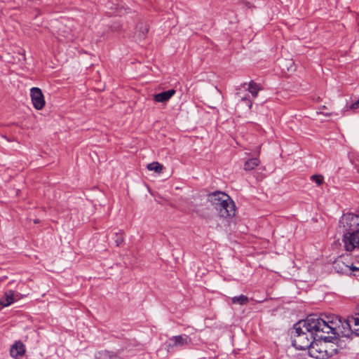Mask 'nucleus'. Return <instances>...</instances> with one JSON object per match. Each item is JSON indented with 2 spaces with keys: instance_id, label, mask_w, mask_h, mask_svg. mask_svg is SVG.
<instances>
[{
  "instance_id": "f257e3e1",
  "label": "nucleus",
  "mask_w": 359,
  "mask_h": 359,
  "mask_svg": "<svg viewBox=\"0 0 359 359\" xmlns=\"http://www.w3.org/2000/svg\"><path fill=\"white\" fill-rule=\"evenodd\" d=\"M314 323L311 316L306 319L296 323L291 331L292 345L299 350H309L314 339L319 340L322 338L317 332Z\"/></svg>"
},
{
  "instance_id": "f03ea898",
  "label": "nucleus",
  "mask_w": 359,
  "mask_h": 359,
  "mask_svg": "<svg viewBox=\"0 0 359 359\" xmlns=\"http://www.w3.org/2000/svg\"><path fill=\"white\" fill-rule=\"evenodd\" d=\"M339 227L343 233L342 241L346 251L359 249V216L344 214L339 221Z\"/></svg>"
},
{
  "instance_id": "7ed1b4c3",
  "label": "nucleus",
  "mask_w": 359,
  "mask_h": 359,
  "mask_svg": "<svg viewBox=\"0 0 359 359\" xmlns=\"http://www.w3.org/2000/svg\"><path fill=\"white\" fill-rule=\"evenodd\" d=\"M317 332L320 335H325V334L332 333L333 336L339 335V330L341 320L337 316H327L325 318L318 316L317 314L310 315Z\"/></svg>"
},
{
  "instance_id": "20e7f679",
  "label": "nucleus",
  "mask_w": 359,
  "mask_h": 359,
  "mask_svg": "<svg viewBox=\"0 0 359 359\" xmlns=\"http://www.w3.org/2000/svg\"><path fill=\"white\" fill-rule=\"evenodd\" d=\"M216 210L221 217L228 218L235 216L236 208L234 201L228 195L226 200L222 203Z\"/></svg>"
},
{
  "instance_id": "39448f33",
  "label": "nucleus",
  "mask_w": 359,
  "mask_h": 359,
  "mask_svg": "<svg viewBox=\"0 0 359 359\" xmlns=\"http://www.w3.org/2000/svg\"><path fill=\"white\" fill-rule=\"evenodd\" d=\"M313 344L311 346L309 353V355L312 358L316 359H326L327 353H326V344L325 341L323 339H319L313 341Z\"/></svg>"
},
{
  "instance_id": "423d86ee",
  "label": "nucleus",
  "mask_w": 359,
  "mask_h": 359,
  "mask_svg": "<svg viewBox=\"0 0 359 359\" xmlns=\"http://www.w3.org/2000/svg\"><path fill=\"white\" fill-rule=\"evenodd\" d=\"M30 96L34 107L40 110L45 105V100L41 90L37 87H33L30 90Z\"/></svg>"
},
{
  "instance_id": "0eeeda50",
  "label": "nucleus",
  "mask_w": 359,
  "mask_h": 359,
  "mask_svg": "<svg viewBox=\"0 0 359 359\" xmlns=\"http://www.w3.org/2000/svg\"><path fill=\"white\" fill-rule=\"evenodd\" d=\"M191 339H189V336L187 335H177L173 336L170 337L167 341H166V347L168 348V351H170V350L175 346H183L185 345H188L190 342Z\"/></svg>"
},
{
  "instance_id": "6e6552de",
  "label": "nucleus",
  "mask_w": 359,
  "mask_h": 359,
  "mask_svg": "<svg viewBox=\"0 0 359 359\" xmlns=\"http://www.w3.org/2000/svg\"><path fill=\"white\" fill-rule=\"evenodd\" d=\"M346 325L348 327L347 332H343L342 334L349 337L351 334L359 336V317L348 316L346 320Z\"/></svg>"
},
{
  "instance_id": "1a4fd4ad",
  "label": "nucleus",
  "mask_w": 359,
  "mask_h": 359,
  "mask_svg": "<svg viewBox=\"0 0 359 359\" xmlns=\"http://www.w3.org/2000/svg\"><path fill=\"white\" fill-rule=\"evenodd\" d=\"M228 194L223 191H216L208 194L207 196V200L209 201L216 209L218 208L222 203L225 201L227 198Z\"/></svg>"
},
{
  "instance_id": "9d476101",
  "label": "nucleus",
  "mask_w": 359,
  "mask_h": 359,
  "mask_svg": "<svg viewBox=\"0 0 359 359\" xmlns=\"http://www.w3.org/2000/svg\"><path fill=\"white\" fill-rule=\"evenodd\" d=\"M26 348L21 341H15L10 348V353L12 358L20 359L25 354Z\"/></svg>"
},
{
  "instance_id": "9b49d317",
  "label": "nucleus",
  "mask_w": 359,
  "mask_h": 359,
  "mask_svg": "<svg viewBox=\"0 0 359 359\" xmlns=\"http://www.w3.org/2000/svg\"><path fill=\"white\" fill-rule=\"evenodd\" d=\"M20 294H15L13 290H8L6 291L4 296L0 298V304L3 307L8 306L13 304L16 299H20Z\"/></svg>"
},
{
  "instance_id": "f8f14e48",
  "label": "nucleus",
  "mask_w": 359,
  "mask_h": 359,
  "mask_svg": "<svg viewBox=\"0 0 359 359\" xmlns=\"http://www.w3.org/2000/svg\"><path fill=\"white\" fill-rule=\"evenodd\" d=\"M332 338V336L322 335V338L320 339L325 340V351L327 358L337 355V348L335 346L334 340L331 339Z\"/></svg>"
},
{
  "instance_id": "ddd939ff",
  "label": "nucleus",
  "mask_w": 359,
  "mask_h": 359,
  "mask_svg": "<svg viewBox=\"0 0 359 359\" xmlns=\"http://www.w3.org/2000/svg\"><path fill=\"white\" fill-rule=\"evenodd\" d=\"M175 93L176 91L174 89L161 92L154 95V100L157 102H165L168 101Z\"/></svg>"
},
{
  "instance_id": "4468645a",
  "label": "nucleus",
  "mask_w": 359,
  "mask_h": 359,
  "mask_svg": "<svg viewBox=\"0 0 359 359\" xmlns=\"http://www.w3.org/2000/svg\"><path fill=\"white\" fill-rule=\"evenodd\" d=\"M95 356L96 359H123L116 353L107 350L97 352Z\"/></svg>"
},
{
  "instance_id": "2eb2a0df",
  "label": "nucleus",
  "mask_w": 359,
  "mask_h": 359,
  "mask_svg": "<svg viewBox=\"0 0 359 359\" xmlns=\"http://www.w3.org/2000/svg\"><path fill=\"white\" fill-rule=\"evenodd\" d=\"M136 29H137L136 34H137V37L140 39H144L148 31H149L148 25L146 23L140 22L137 24Z\"/></svg>"
},
{
  "instance_id": "dca6fc26",
  "label": "nucleus",
  "mask_w": 359,
  "mask_h": 359,
  "mask_svg": "<svg viewBox=\"0 0 359 359\" xmlns=\"http://www.w3.org/2000/svg\"><path fill=\"white\" fill-rule=\"evenodd\" d=\"M341 335V334L339 333V335L337 334V335L332 336V338L331 339L332 340H334L335 346L337 348V354L339 353L341 350L346 348V343L345 340L341 339L340 338Z\"/></svg>"
},
{
  "instance_id": "f3484780",
  "label": "nucleus",
  "mask_w": 359,
  "mask_h": 359,
  "mask_svg": "<svg viewBox=\"0 0 359 359\" xmlns=\"http://www.w3.org/2000/svg\"><path fill=\"white\" fill-rule=\"evenodd\" d=\"M262 89L260 86L254 81H250L248 84V90L251 93L253 97H257L259 91Z\"/></svg>"
},
{
  "instance_id": "a211bd4d",
  "label": "nucleus",
  "mask_w": 359,
  "mask_h": 359,
  "mask_svg": "<svg viewBox=\"0 0 359 359\" xmlns=\"http://www.w3.org/2000/svg\"><path fill=\"white\" fill-rule=\"evenodd\" d=\"M260 163V161L257 158H252L245 161L244 164V170L247 171L252 170L257 167Z\"/></svg>"
},
{
  "instance_id": "6ab92c4d",
  "label": "nucleus",
  "mask_w": 359,
  "mask_h": 359,
  "mask_svg": "<svg viewBox=\"0 0 359 359\" xmlns=\"http://www.w3.org/2000/svg\"><path fill=\"white\" fill-rule=\"evenodd\" d=\"M231 302L233 304L245 305L248 303L249 299L247 296L244 294H241L240 296L233 297L231 299Z\"/></svg>"
},
{
  "instance_id": "aec40b11",
  "label": "nucleus",
  "mask_w": 359,
  "mask_h": 359,
  "mask_svg": "<svg viewBox=\"0 0 359 359\" xmlns=\"http://www.w3.org/2000/svg\"><path fill=\"white\" fill-rule=\"evenodd\" d=\"M163 166L158 162H153L147 165V169L153 170L156 173H161L163 170Z\"/></svg>"
},
{
  "instance_id": "412c9836",
  "label": "nucleus",
  "mask_w": 359,
  "mask_h": 359,
  "mask_svg": "<svg viewBox=\"0 0 359 359\" xmlns=\"http://www.w3.org/2000/svg\"><path fill=\"white\" fill-rule=\"evenodd\" d=\"M114 241H115V243H116L117 246L121 245L123 243V241H124V238H123V232L119 231V232L115 233H114Z\"/></svg>"
},
{
  "instance_id": "4be33fe9",
  "label": "nucleus",
  "mask_w": 359,
  "mask_h": 359,
  "mask_svg": "<svg viewBox=\"0 0 359 359\" xmlns=\"http://www.w3.org/2000/svg\"><path fill=\"white\" fill-rule=\"evenodd\" d=\"M324 177L321 175H313L311 176V180L316 183L317 185L320 186L323 182Z\"/></svg>"
},
{
  "instance_id": "5701e85b",
  "label": "nucleus",
  "mask_w": 359,
  "mask_h": 359,
  "mask_svg": "<svg viewBox=\"0 0 359 359\" xmlns=\"http://www.w3.org/2000/svg\"><path fill=\"white\" fill-rule=\"evenodd\" d=\"M341 264L346 268H348L352 271H359V268L357 266V265H355L353 263H352L351 265H345L343 262Z\"/></svg>"
},
{
  "instance_id": "b1692460",
  "label": "nucleus",
  "mask_w": 359,
  "mask_h": 359,
  "mask_svg": "<svg viewBox=\"0 0 359 359\" xmlns=\"http://www.w3.org/2000/svg\"><path fill=\"white\" fill-rule=\"evenodd\" d=\"M346 319H345L344 320V322H341L339 323L341 324V325L342 326L344 330H341L339 332V333L341 334L342 337H345L344 335L342 334L343 332H347L348 329V327L346 325Z\"/></svg>"
},
{
  "instance_id": "393cba45",
  "label": "nucleus",
  "mask_w": 359,
  "mask_h": 359,
  "mask_svg": "<svg viewBox=\"0 0 359 359\" xmlns=\"http://www.w3.org/2000/svg\"><path fill=\"white\" fill-rule=\"evenodd\" d=\"M358 108H359V101L358 100L352 103V104L351 105V109H356Z\"/></svg>"
},
{
  "instance_id": "a878e982",
  "label": "nucleus",
  "mask_w": 359,
  "mask_h": 359,
  "mask_svg": "<svg viewBox=\"0 0 359 359\" xmlns=\"http://www.w3.org/2000/svg\"><path fill=\"white\" fill-rule=\"evenodd\" d=\"M340 264H341V263H340L339 261H336V262H334V267L335 268V269H337V271H338V272H339V269H341V270H343V268H340V266H340Z\"/></svg>"
},
{
  "instance_id": "bb28decb",
  "label": "nucleus",
  "mask_w": 359,
  "mask_h": 359,
  "mask_svg": "<svg viewBox=\"0 0 359 359\" xmlns=\"http://www.w3.org/2000/svg\"><path fill=\"white\" fill-rule=\"evenodd\" d=\"M355 317H359V307L356 309V311L355 313Z\"/></svg>"
},
{
  "instance_id": "cd10ccee",
  "label": "nucleus",
  "mask_w": 359,
  "mask_h": 359,
  "mask_svg": "<svg viewBox=\"0 0 359 359\" xmlns=\"http://www.w3.org/2000/svg\"><path fill=\"white\" fill-rule=\"evenodd\" d=\"M356 264H357V266L359 268V260L357 261Z\"/></svg>"
},
{
  "instance_id": "c85d7f7f",
  "label": "nucleus",
  "mask_w": 359,
  "mask_h": 359,
  "mask_svg": "<svg viewBox=\"0 0 359 359\" xmlns=\"http://www.w3.org/2000/svg\"><path fill=\"white\" fill-rule=\"evenodd\" d=\"M38 222H39L38 220L34 221V223H38Z\"/></svg>"
},
{
  "instance_id": "c756f323",
  "label": "nucleus",
  "mask_w": 359,
  "mask_h": 359,
  "mask_svg": "<svg viewBox=\"0 0 359 359\" xmlns=\"http://www.w3.org/2000/svg\"><path fill=\"white\" fill-rule=\"evenodd\" d=\"M358 100L359 101V99Z\"/></svg>"
}]
</instances>
